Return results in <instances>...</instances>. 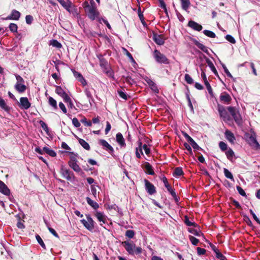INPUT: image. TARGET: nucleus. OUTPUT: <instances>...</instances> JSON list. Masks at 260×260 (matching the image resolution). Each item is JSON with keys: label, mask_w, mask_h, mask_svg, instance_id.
<instances>
[{"label": "nucleus", "mask_w": 260, "mask_h": 260, "mask_svg": "<svg viewBox=\"0 0 260 260\" xmlns=\"http://www.w3.org/2000/svg\"><path fill=\"white\" fill-rule=\"evenodd\" d=\"M85 13L88 17L91 20H94L99 15L96 7V5L93 0H90V3L88 1H85L82 4Z\"/></svg>", "instance_id": "f257e3e1"}, {"label": "nucleus", "mask_w": 260, "mask_h": 260, "mask_svg": "<svg viewBox=\"0 0 260 260\" xmlns=\"http://www.w3.org/2000/svg\"><path fill=\"white\" fill-rule=\"evenodd\" d=\"M125 250L131 255H139L142 253V248L137 247L132 241H124L121 243Z\"/></svg>", "instance_id": "f03ea898"}, {"label": "nucleus", "mask_w": 260, "mask_h": 260, "mask_svg": "<svg viewBox=\"0 0 260 260\" xmlns=\"http://www.w3.org/2000/svg\"><path fill=\"white\" fill-rule=\"evenodd\" d=\"M227 109L232 116L236 124L238 126H241L243 124V120L239 110L236 108L232 106L227 107Z\"/></svg>", "instance_id": "7ed1b4c3"}, {"label": "nucleus", "mask_w": 260, "mask_h": 260, "mask_svg": "<svg viewBox=\"0 0 260 260\" xmlns=\"http://www.w3.org/2000/svg\"><path fill=\"white\" fill-rule=\"evenodd\" d=\"M153 55L154 58L157 63L165 64H168L170 63L169 59L165 54L161 53L159 50L157 49L154 50Z\"/></svg>", "instance_id": "20e7f679"}, {"label": "nucleus", "mask_w": 260, "mask_h": 260, "mask_svg": "<svg viewBox=\"0 0 260 260\" xmlns=\"http://www.w3.org/2000/svg\"><path fill=\"white\" fill-rule=\"evenodd\" d=\"M85 216L87 220L83 219L81 220V222L87 230L89 231H92L94 229L95 222L93 221L90 214H86Z\"/></svg>", "instance_id": "39448f33"}, {"label": "nucleus", "mask_w": 260, "mask_h": 260, "mask_svg": "<svg viewBox=\"0 0 260 260\" xmlns=\"http://www.w3.org/2000/svg\"><path fill=\"white\" fill-rule=\"evenodd\" d=\"M60 173L62 176L68 181H72L75 178L73 172L69 169H67L64 166H61Z\"/></svg>", "instance_id": "423d86ee"}, {"label": "nucleus", "mask_w": 260, "mask_h": 260, "mask_svg": "<svg viewBox=\"0 0 260 260\" xmlns=\"http://www.w3.org/2000/svg\"><path fill=\"white\" fill-rule=\"evenodd\" d=\"M182 135L186 138L187 142L190 143L194 150H202V149L198 145L193 139L189 136L186 132H182Z\"/></svg>", "instance_id": "0eeeda50"}, {"label": "nucleus", "mask_w": 260, "mask_h": 260, "mask_svg": "<svg viewBox=\"0 0 260 260\" xmlns=\"http://www.w3.org/2000/svg\"><path fill=\"white\" fill-rule=\"evenodd\" d=\"M218 111L220 116L222 117L224 121H229L231 120V117L228 114L225 108L221 105H218Z\"/></svg>", "instance_id": "6e6552de"}, {"label": "nucleus", "mask_w": 260, "mask_h": 260, "mask_svg": "<svg viewBox=\"0 0 260 260\" xmlns=\"http://www.w3.org/2000/svg\"><path fill=\"white\" fill-rule=\"evenodd\" d=\"M18 106L21 109L27 110L30 107L31 104L27 97H21L20 99V102L18 103Z\"/></svg>", "instance_id": "1a4fd4ad"}, {"label": "nucleus", "mask_w": 260, "mask_h": 260, "mask_svg": "<svg viewBox=\"0 0 260 260\" xmlns=\"http://www.w3.org/2000/svg\"><path fill=\"white\" fill-rule=\"evenodd\" d=\"M99 143L103 146L105 150L108 151L110 154L112 155L114 153V150L113 148L105 140L100 139L99 141Z\"/></svg>", "instance_id": "9d476101"}, {"label": "nucleus", "mask_w": 260, "mask_h": 260, "mask_svg": "<svg viewBox=\"0 0 260 260\" xmlns=\"http://www.w3.org/2000/svg\"><path fill=\"white\" fill-rule=\"evenodd\" d=\"M145 189L150 195L153 194L156 192V188L147 179H144Z\"/></svg>", "instance_id": "9b49d317"}, {"label": "nucleus", "mask_w": 260, "mask_h": 260, "mask_svg": "<svg viewBox=\"0 0 260 260\" xmlns=\"http://www.w3.org/2000/svg\"><path fill=\"white\" fill-rule=\"evenodd\" d=\"M201 77L204 80V82L205 83V85L206 86V88L208 91L209 93L210 94V95L211 96H212L213 95V92L212 91V87H211L210 83H209V82L207 80V77H206L205 72L202 69Z\"/></svg>", "instance_id": "f8f14e48"}, {"label": "nucleus", "mask_w": 260, "mask_h": 260, "mask_svg": "<svg viewBox=\"0 0 260 260\" xmlns=\"http://www.w3.org/2000/svg\"><path fill=\"white\" fill-rule=\"evenodd\" d=\"M152 39L154 42L158 45H162L165 43V39L164 36L161 35H159L155 32H153Z\"/></svg>", "instance_id": "ddd939ff"}, {"label": "nucleus", "mask_w": 260, "mask_h": 260, "mask_svg": "<svg viewBox=\"0 0 260 260\" xmlns=\"http://www.w3.org/2000/svg\"><path fill=\"white\" fill-rule=\"evenodd\" d=\"M20 16L21 13L19 11L14 9L12 11L10 15L8 16L7 17L5 18V19L18 20L20 17Z\"/></svg>", "instance_id": "4468645a"}, {"label": "nucleus", "mask_w": 260, "mask_h": 260, "mask_svg": "<svg viewBox=\"0 0 260 260\" xmlns=\"http://www.w3.org/2000/svg\"><path fill=\"white\" fill-rule=\"evenodd\" d=\"M141 167L142 168L145 169L146 173L151 175H155V173L152 166L148 162H144L143 164L141 165Z\"/></svg>", "instance_id": "2eb2a0df"}, {"label": "nucleus", "mask_w": 260, "mask_h": 260, "mask_svg": "<svg viewBox=\"0 0 260 260\" xmlns=\"http://www.w3.org/2000/svg\"><path fill=\"white\" fill-rule=\"evenodd\" d=\"M220 100L224 104H229L232 101V98L228 93L224 91L221 93Z\"/></svg>", "instance_id": "dca6fc26"}, {"label": "nucleus", "mask_w": 260, "mask_h": 260, "mask_svg": "<svg viewBox=\"0 0 260 260\" xmlns=\"http://www.w3.org/2000/svg\"><path fill=\"white\" fill-rule=\"evenodd\" d=\"M162 181H163L165 187L167 188L168 191L171 193L172 197H176V193L174 190L171 187L170 184L168 183L167 178L165 176H163L162 178Z\"/></svg>", "instance_id": "f3484780"}, {"label": "nucleus", "mask_w": 260, "mask_h": 260, "mask_svg": "<svg viewBox=\"0 0 260 260\" xmlns=\"http://www.w3.org/2000/svg\"><path fill=\"white\" fill-rule=\"evenodd\" d=\"M55 92L61 96L63 100H68L67 98L69 96L68 94L64 91L60 86H55Z\"/></svg>", "instance_id": "a211bd4d"}, {"label": "nucleus", "mask_w": 260, "mask_h": 260, "mask_svg": "<svg viewBox=\"0 0 260 260\" xmlns=\"http://www.w3.org/2000/svg\"><path fill=\"white\" fill-rule=\"evenodd\" d=\"M187 25L193 30L198 31H201L203 28V27L201 24L193 20L189 21Z\"/></svg>", "instance_id": "6ab92c4d"}, {"label": "nucleus", "mask_w": 260, "mask_h": 260, "mask_svg": "<svg viewBox=\"0 0 260 260\" xmlns=\"http://www.w3.org/2000/svg\"><path fill=\"white\" fill-rule=\"evenodd\" d=\"M145 81L147 82V83L153 91L156 93L159 92V90L157 88L156 84L151 79L147 77L145 78Z\"/></svg>", "instance_id": "aec40b11"}, {"label": "nucleus", "mask_w": 260, "mask_h": 260, "mask_svg": "<svg viewBox=\"0 0 260 260\" xmlns=\"http://www.w3.org/2000/svg\"><path fill=\"white\" fill-rule=\"evenodd\" d=\"M0 192L6 196H9L11 193L8 186L1 180H0Z\"/></svg>", "instance_id": "412c9836"}, {"label": "nucleus", "mask_w": 260, "mask_h": 260, "mask_svg": "<svg viewBox=\"0 0 260 260\" xmlns=\"http://www.w3.org/2000/svg\"><path fill=\"white\" fill-rule=\"evenodd\" d=\"M226 139L232 144H234L236 138L234 134L230 130H226L225 132Z\"/></svg>", "instance_id": "4be33fe9"}, {"label": "nucleus", "mask_w": 260, "mask_h": 260, "mask_svg": "<svg viewBox=\"0 0 260 260\" xmlns=\"http://www.w3.org/2000/svg\"><path fill=\"white\" fill-rule=\"evenodd\" d=\"M116 139L117 142L121 147H125L126 146V144L125 143V140L123 138L122 135L120 133H118L116 134Z\"/></svg>", "instance_id": "5701e85b"}, {"label": "nucleus", "mask_w": 260, "mask_h": 260, "mask_svg": "<svg viewBox=\"0 0 260 260\" xmlns=\"http://www.w3.org/2000/svg\"><path fill=\"white\" fill-rule=\"evenodd\" d=\"M0 107L7 113H10L11 108L6 104L5 100L0 96Z\"/></svg>", "instance_id": "b1692460"}, {"label": "nucleus", "mask_w": 260, "mask_h": 260, "mask_svg": "<svg viewBox=\"0 0 260 260\" xmlns=\"http://www.w3.org/2000/svg\"><path fill=\"white\" fill-rule=\"evenodd\" d=\"M192 42H193V43L199 48H200L201 50H202L203 51H204V52L208 54V49H207V47H206L205 45H204L203 44L200 43L199 41H198L197 40L194 39H193L192 40Z\"/></svg>", "instance_id": "393cba45"}, {"label": "nucleus", "mask_w": 260, "mask_h": 260, "mask_svg": "<svg viewBox=\"0 0 260 260\" xmlns=\"http://www.w3.org/2000/svg\"><path fill=\"white\" fill-rule=\"evenodd\" d=\"M15 89L20 93L24 92L26 89V86L23 83H16L15 85Z\"/></svg>", "instance_id": "a878e982"}, {"label": "nucleus", "mask_w": 260, "mask_h": 260, "mask_svg": "<svg viewBox=\"0 0 260 260\" xmlns=\"http://www.w3.org/2000/svg\"><path fill=\"white\" fill-rule=\"evenodd\" d=\"M206 62L208 63L209 67L212 70V71L215 74V75H216V76L219 77L218 72H217L215 66H214L213 63H212V62L208 58H207V57H206Z\"/></svg>", "instance_id": "bb28decb"}, {"label": "nucleus", "mask_w": 260, "mask_h": 260, "mask_svg": "<svg viewBox=\"0 0 260 260\" xmlns=\"http://www.w3.org/2000/svg\"><path fill=\"white\" fill-rule=\"evenodd\" d=\"M86 200L87 201V203L94 209L96 210L98 208H99V204L96 202H94V201L91 200L90 198L86 197Z\"/></svg>", "instance_id": "cd10ccee"}, {"label": "nucleus", "mask_w": 260, "mask_h": 260, "mask_svg": "<svg viewBox=\"0 0 260 260\" xmlns=\"http://www.w3.org/2000/svg\"><path fill=\"white\" fill-rule=\"evenodd\" d=\"M95 216L100 222H102L104 223H105L106 218L103 213L100 212H96Z\"/></svg>", "instance_id": "c85d7f7f"}, {"label": "nucleus", "mask_w": 260, "mask_h": 260, "mask_svg": "<svg viewBox=\"0 0 260 260\" xmlns=\"http://www.w3.org/2000/svg\"><path fill=\"white\" fill-rule=\"evenodd\" d=\"M138 13L139 17L142 24L143 25V26L144 27L147 26V24H146V22L145 21L144 17L143 16V13L141 11V8L140 6L138 10Z\"/></svg>", "instance_id": "c756f323"}, {"label": "nucleus", "mask_w": 260, "mask_h": 260, "mask_svg": "<svg viewBox=\"0 0 260 260\" xmlns=\"http://www.w3.org/2000/svg\"><path fill=\"white\" fill-rule=\"evenodd\" d=\"M184 174L183 171L181 167H177L175 169L173 175L174 177L180 176Z\"/></svg>", "instance_id": "7c9ffc66"}, {"label": "nucleus", "mask_w": 260, "mask_h": 260, "mask_svg": "<svg viewBox=\"0 0 260 260\" xmlns=\"http://www.w3.org/2000/svg\"><path fill=\"white\" fill-rule=\"evenodd\" d=\"M78 141L79 144L86 150H89L90 147L88 143L82 139H79Z\"/></svg>", "instance_id": "2f4dec72"}, {"label": "nucleus", "mask_w": 260, "mask_h": 260, "mask_svg": "<svg viewBox=\"0 0 260 260\" xmlns=\"http://www.w3.org/2000/svg\"><path fill=\"white\" fill-rule=\"evenodd\" d=\"M43 150L46 154L52 157H55L56 155V153L54 150L50 149L47 147H44Z\"/></svg>", "instance_id": "473e14b6"}, {"label": "nucleus", "mask_w": 260, "mask_h": 260, "mask_svg": "<svg viewBox=\"0 0 260 260\" xmlns=\"http://www.w3.org/2000/svg\"><path fill=\"white\" fill-rule=\"evenodd\" d=\"M180 1L181 3L182 8L184 10L186 11L190 5L189 0H180Z\"/></svg>", "instance_id": "72a5a7b5"}, {"label": "nucleus", "mask_w": 260, "mask_h": 260, "mask_svg": "<svg viewBox=\"0 0 260 260\" xmlns=\"http://www.w3.org/2000/svg\"><path fill=\"white\" fill-rule=\"evenodd\" d=\"M69 153L71 155L70 156V159L68 162V164H71L72 163L77 162V155L75 154L73 152H69Z\"/></svg>", "instance_id": "f704fd0d"}, {"label": "nucleus", "mask_w": 260, "mask_h": 260, "mask_svg": "<svg viewBox=\"0 0 260 260\" xmlns=\"http://www.w3.org/2000/svg\"><path fill=\"white\" fill-rule=\"evenodd\" d=\"M69 166L73 169L74 171L77 173H79L81 171V169L79 166L77 165V162L72 163L71 164L69 165Z\"/></svg>", "instance_id": "c9c22d12"}, {"label": "nucleus", "mask_w": 260, "mask_h": 260, "mask_svg": "<svg viewBox=\"0 0 260 260\" xmlns=\"http://www.w3.org/2000/svg\"><path fill=\"white\" fill-rule=\"evenodd\" d=\"M50 45L53 47H55L58 49H60L62 47V45L56 40H52L50 41Z\"/></svg>", "instance_id": "e433bc0d"}, {"label": "nucleus", "mask_w": 260, "mask_h": 260, "mask_svg": "<svg viewBox=\"0 0 260 260\" xmlns=\"http://www.w3.org/2000/svg\"><path fill=\"white\" fill-rule=\"evenodd\" d=\"M225 154L228 159L231 160L233 159V157L234 156L235 153L233 150L231 148H229L228 151L225 152Z\"/></svg>", "instance_id": "4c0bfd02"}, {"label": "nucleus", "mask_w": 260, "mask_h": 260, "mask_svg": "<svg viewBox=\"0 0 260 260\" xmlns=\"http://www.w3.org/2000/svg\"><path fill=\"white\" fill-rule=\"evenodd\" d=\"M223 172H224L225 176L227 178L230 179L233 181H234V177H233L232 174L231 173V172H230L229 171L228 169H227L226 168H224Z\"/></svg>", "instance_id": "58836bf2"}, {"label": "nucleus", "mask_w": 260, "mask_h": 260, "mask_svg": "<svg viewBox=\"0 0 260 260\" xmlns=\"http://www.w3.org/2000/svg\"><path fill=\"white\" fill-rule=\"evenodd\" d=\"M249 140L251 144H254L256 148L260 147L259 143L257 142L255 137L251 136L249 138Z\"/></svg>", "instance_id": "ea45409f"}, {"label": "nucleus", "mask_w": 260, "mask_h": 260, "mask_svg": "<svg viewBox=\"0 0 260 260\" xmlns=\"http://www.w3.org/2000/svg\"><path fill=\"white\" fill-rule=\"evenodd\" d=\"M48 102L49 105L52 106L55 109H57L56 101L52 97L50 96L49 98Z\"/></svg>", "instance_id": "a19ab883"}, {"label": "nucleus", "mask_w": 260, "mask_h": 260, "mask_svg": "<svg viewBox=\"0 0 260 260\" xmlns=\"http://www.w3.org/2000/svg\"><path fill=\"white\" fill-rule=\"evenodd\" d=\"M135 235V232L134 230H128L126 231L125 236L130 239L134 238Z\"/></svg>", "instance_id": "79ce46f5"}, {"label": "nucleus", "mask_w": 260, "mask_h": 260, "mask_svg": "<svg viewBox=\"0 0 260 260\" xmlns=\"http://www.w3.org/2000/svg\"><path fill=\"white\" fill-rule=\"evenodd\" d=\"M203 33L206 36H208V37L211 38H214L216 37L215 34L211 30H204L203 31Z\"/></svg>", "instance_id": "37998d69"}, {"label": "nucleus", "mask_w": 260, "mask_h": 260, "mask_svg": "<svg viewBox=\"0 0 260 260\" xmlns=\"http://www.w3.org/2000/svg\"><path fill=\"white\" fill-rule=\"evenodd\" d=\"M188 232L197 236H200L203 234L200 231H198L194 229L189 228L188 230Z\"/></svg>", "instance_id": "c03bdc74"}, {"label": "nucleus", "mask_w": 260, "mask_h": 260, "mask_svg": "<svg viewBox=\"0 0 260 260\" xmlns=\"http://www.w3.org/2000/svg\"><path fill=\"white\" fill-rule=\"evenodd\" d=\"M9 29L12 32H17L18 26L16 24L14 23H11L9 25Z\"/></svg>", "instance_id": "a18cd8bd"}, {"label": "nucleus", "mask_w": 260, "mask_h": 260, "mask_svg": "<svg viewBox=\"0 0 260 260\" xmlns=\"http://www.w3.org/2000/svg\"><path fill=\"white\" fill-rule=\"evenodd\" d=\"M81 122L86 126H91L92 125L91 121L88 120L85 117L81 120Z\"/></svg>", "instance_id": "49530a36"}, {"label": "nucleus", "mask_w": 260, "mask_h": 260, "mask_svg": "<svg viewBox=\"0 0 260 260\" xmlns=\"http://www.w3.org/2000/svg\"><path fill=\"white\" fill-rule=\"evenodd\" d=\"M39 123L41 125V127L46 133V134H48L49 133V128L48 127L47 125L42 120H40Z\"/></svg>", "instance_id": "de8ad7c7"}, {"label": "nucleus", "mask_w": 260, "mask_h": 260, "mask_svg": "<svg viewBox=\"0 0 260 260\" xmlns=\"http://www.w3.org/2000/svg\"><path fill=\"white\" fill-rule=\"evenodd\" d=\"M36 240H37L38 242L41 246V247L43 248H44V249H46L45 245L43 240L41 238V237L39 235H36Z\"/></svg>", "instance_id": "09e8293b"}, {"label": "nucleus", "mask_w": 260, "mask_h": 260, "mask_svg": "<svg viewBox=\"0 0 260 260\" xmlns=\"http://www.w3.org/2000/svg\"><path fill=\"white\" fill-rule=\"evenodd\" d=\"M59 4L64 8L68 7V5L71 2L69 0H57Z\"/></svg>", "instance_id": "8fccbe9b"}, {"label": "nucleus", "mask_w": 260, "mask_h": 260, "mask_svg": "<svg viewBox=\"0 0 260 260\" xmlns=\"http://www.w3.org/2000/svg\"><path fill=\"white\" fill-rule=\"evenodd\" d=\"M219 147L222 151H225L228 149L227 144L222 141L219 142Z\"/></svg>", "instance_id": "3c124183"}, {"label": "nucleus", "mask_w": 260, "mask_h": 260, "mask_svg": "<svg viewBox=\"0 0 260 260\" xmlns=\"http://www.w3.org/2000/svg\"><path fill=\"white\" fill-rule=\"evenodd\" d=\"M230 200L231 201V203L234 205L235 206V207L237 208V209H241V205H240V204L239 203V202L238 201H237L236 200H235L234 198H233L232 197H231L230 198Z\"/></svg>", "instance_id": "603ef678"}, {"label": "nucleus", "mask_w": 260, "mask_h": 260, "mask_svg": "<svg viewBox=\"0 0 260 260\" xmlns=\"http://www.w3.org/2000/svg\"><path fill=\"white\" fill-rule=\"evenodd\" d=\"M189 240L190 241V242H191V243L193 245H197L199 242V240L192 236L190 235L189 236Z\"/></svg>", "instance_id": "864d4df0"}, {"label": "nucleus", "mask_w": 260, "mask_h": 260, "mask_svg": "<svg viewBox=\"0 0 260 260\" xmlns=\"http://www.w3.org/2000/svg\"><path fill=\"white\" fill-rule=\"evenodd\" d=\"M216 257L219 260H228L227 258L220 251L216 252Z\"/></svg>", "instance_id": "5fc2aeb1"}, {"label": "nucleus", "mask_w": 260, "mask_h": 260, "mask_svg": "<svg viewBox=\"0 0 260 260\" xmlns=\"http://www.w3.org/2000/svg\"><path fill=\"white\" fill-rule=\"evenodd\" d=\"M68 98V100H63L64 102L65 103H67L68 104V107L71 108V109H72L73 108H75L74 107V105L71 99V98H70V96H69Z\"/></svg>", "instance_id": "6e6d98bb"}, {"label": "nucleus", "mask_w": 260, "mask_h": 260, "mask_svg": "<svg viewBox=\"0 0 260 260\" xmlns=\"http://www.w3.org/2000/svg\"><path fill=\"white\" fill-rule=\"evenodd\" d=\"M184 79L188 84H191L193 82V79L189 74H186L184 76Z\"/></svg>", "instance_id": "4d7b16f0"}, {"label": "nucleus", "mask_w": 260, "mask_h": 260, "mask_svg": "<svg viewBox=\"0 0 260 260\" xmlns=\"http://www.w3.org/2000/svg\"><path fill=\"white\" fill-rule=\"evenodd\" d=\"M243 217H244V221L246 222L247 225H248L250 227L253 228V225L251 221L250 220V218L247 215H244Z\"/></svg>", "instance_id": "13d9d810"}, {"label": "nucleus", "mask_w": 260, "mask_h": 260, "mask_svg": "<svg viewBox=\"0 0 260 260\" xmlns=\"http://www.w3.org/2000/svg\"><path fill=\"white\" fill-rule=\"evenodd\" d=\"M237 190L238 191V193L243 197H246V194L245 191L242 189V188L240 186H237L236 187Z\"/></svg>", "instance_id": "bf43d9fd"}, {"label": "nucleus", "mask_w": 260, "mask_h": 260, "mask_svg": "<svg viewBox=\"0 0 260 260\" xmlns=\"http://www.w3.org/2000/svg\"><path fill=\"white\" fill-rule=\"evenodd\" d=\"M225 39L227 41H228L229 42H230V43H231L232 44L236 43L235 39H234V38L233 36H232L230 35H227L225 36Z\"/></svg>", "instance_id": "052dcab7"}, {"label": "nucleus", "mask_w": 260, "mask_h": 260, "mask_svg": "<svg viewBox=\"0 0 260 260\" xmlns=\"http://www.w3.org/2000/svg\"><path fill=\"white\" fill-rule=\"evenodd\" d=\"M84 92L87 96V97L89 99V101H90V100H93V97L91 93L89 91V89L88 88H85L84 90Z\"/></svg>", "instance_id": "680f3d73"}, {"label": "nucleus", "mask_w": 260, "mask_h": 260, "mask_svg": "<svg viewBox=\"0 0 260 260\" xmlns=\"http://www.w3.org/2000/svg\"><path fill=\"white\" fill-rule=\"evenodd\" d=\"M64 9L70 13H73V10L75 9L74 6L72 5L71 2L70 3V4L68 5V7H66Z\"/></svg>", "instance_id": "e2e57ef3"}, {"label": "nucleus", "mask_w": 260, "mask_h": 260, "mask_svg": "<svg viewBox=\"0 0 260 260\" xmlns=\"http://www.w3.org/2000/svg\"><path fill=\"white\" fill-rule=\"evenodd\" d=\"M34 20L33 17L31 15H28L25 17L26 22L28 24H31Z\"/></svg>", "instance_id": "0e129e2a"}, {"label": "nucleus", "mask_w": 260, "mask_h": 260, "mask_svg": "<svg viewBox=\"0 0 260 260\" xmlns=\"http://www.w3.org/2000/svg\"><path fill=\"white\" fill-rule=\"evenodd\" d=\"M117 92H118L119 96L121 98H122V99H124L125 100H127V97L128 96H127V94L125 93H124V92H123L122 91H121V90H118Z\"/></svg>", "instance_id": "69168bd1"}, {"label": "nucleus", "mask_w": 260, "mask_h": 260, "mask_svg": "<svg viewBox=\"0 0 260 260\" xmlns=\"http://www.w3.org/2000/svg\"><path fill=\"white\" fill-rule=\"evenodd\" d=\"M183 145H184V147L185 148V149L188 151L189 154L190 155H192L193 153H192V149H191V148L190 146V145L186 142H185L183 144Z\"/></svg>", "instance_id": "338daca9"}, {"label": "nucleus", "mask_w": 260, "mask_h": 260, "mask_svg": "<svg viewBox=\"0 0 260 260\" xmlns=\"http://www.w3.org/2000/svg\"><path fill=\"white\" fill-rule=\"evenodd\" d=\"M197 253L199 255H204L206 252V250L201 247H197Z\"/></svg>", "instance_id": "774afa93"}]
</instances>
